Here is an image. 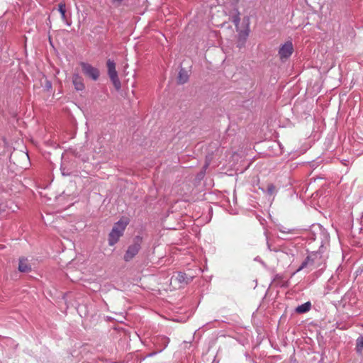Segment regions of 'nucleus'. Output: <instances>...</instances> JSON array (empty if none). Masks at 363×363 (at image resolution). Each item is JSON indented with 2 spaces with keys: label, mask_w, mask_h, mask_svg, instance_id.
<instances>
[{
  "label": "nucleus",
  "mask_w": 363,
  "mask_h": 363,
  "mask_svg": "<svg viewBox=\"0 0 363 363\" xmlns=\"http://www.w3.org/2000/svg\"><path fill=\"white\" fill-rule=\"evenodd\" d=\"M129 223V218L122 217L117 223H116L108 235V245L113 246L118 242L120 238L123 235V232L126 226Z\"/></svg>",
  "instance_id": "1"
},
{
  "label": "nucleus",
  "mask_w": 363,
  "mask_h": 363,
  "mask_svg": "<svg viewBox=\"0 0 363 363\" xmlns=\"http://www.w3.org/2000/svg\"><path fill=\"white\" fill-rule=\"evenodd\" d=\"M72 84L77 91H83L85 89L84 79L78 73L73 74Z\"/></svg>",
  "instance_id": "8"
},
{
  "label": "nucleus",
  "mask_w": 363,
  "mask_h": 363,
  "mask_svg": "<svg viewBox=\"0 0 363 363\" xmlns=\"http://www.w3.org/2000/svg\"><path fill=\"white\" fill-rule=\"evenodd\" d=\"M108 75L113 83L115 89L119 90L121 87V83L118 76V72L116 69V63L108 59L106 62Z\"/></svg>",
  "instance_id": "3"
},
{
  "label": "nucleus",
  "mask_w": 363,
  "mask_h": 363,
  "mask_svg": "<svg viewBox=\"0 0 363 363\" xmlns=\"http://www.w3.org/2000/svg\"><path fill=\"white\" fill-rule=\"evenodd\" d=\"M143 238L140 236H136L133 239V242L131 244L124 255V260L125 262L130 261L140 251Z\"/></svg>",
  "instance_id": "2"
},
{
  "label": "nucleus",
  "mask_w": 363,
  "mask_h": 363,
  "mask_svg": "<svg viewBox=\"0 0 363 363\" xmlns=\"http://www.w3.org/2000/svg\"><path fill=\"white\" fill-rule=\"evenodd\" d=\"M57 11L61 14V18L63 21H67V8L65 2H60L58 4Z\"/></svg>",
  "instance_id": "10"
},
{
  "label": "nucleus",
  "mask_w": 363,
  "mask_h": 363,
  "mask_svg": "<svg viewBox=\"0 0 363 363\" xmlns=\"http://www.w3.org/2000/svg\"><path fill=\"white\" fill-rule=\"evenodd\" d=\"M294 52V46L291 41H287L281 46L279 50V55L281 61L287 60Z\"/></svg>",
  "instance_id": "6"
},
{
  "label": "nucleus",
  "mask_w": 363,
  "mask_h": 363,
  "mask_svg": "<svg viewBox=\"0 0 363 363\" xmlns=\"http://www.w3.org/2000/svg\"><path fill=\"white\" fill-rule=\"evenodd\" d=\"M249 33H250V29L248 27L245 30H241L239 33V39L242 40V43H244L245 41L246 40L247 38L249 35Z\"/></svg>",
  "instance_id": "14"
},
{
  "label": "nucleus",
  "mask_w": 363,
  "mask_h": 363,
  "mask_svg": "<svg viewBox=\"0 0 363 363\" xmlns=\"http://www.w3.org/2000/svg\"><path fill=\"white\" fill-rule=\"evenodd\" d=\"M123 1V0H111V2L116 6H119Z\"/></svg>",
  "instance_id": "16"
},
{
  "label": "nucleus",
  "mask_w": 363,
  "mask_h": 363,
  "mask_svg": "<svg viewBox=\"0 0 363 363\" xmlns=\"http://www.w3.org/2000/svg\"><path fill=\"white\" fill-rule=\"evenodd\" d=\"M80 66L83 74L86 77L91 78L94 81H96L99 79L100 72L97 68L93 67L91 64L84 62H80Z\"/></svg>",
  "instance_id": "5"
},
{
  "label": "nucleus",
  "mask_w": 363,
  "mask_h": 363,
  "mask_svg": "<svg viewBox=\"0 0 363 363\" xmlns=\"http://www.w3.org/2000/svg\"><path fill=\"white\" fill-rule=\"evenodd\" d=\"M356 350L358 354H362L363 351V337H359L356 340Z\"/></svg>",
  "instance_id": "13"
},
{
  "label": "nucleus",
  "mask_w": 363,
  "mask_h": 363,
  "mask_svg": "<svg viewBox=\"0 0 363 363\" xmlns=\"http://www.w3.org/2000/svg\"><path fill=\"white\" fill-rule=\"evenodd\" d=\"M311 303L306 302L303 304L298 306L296 308V312L298 313H303L308 312L311 309Z\"/></svg>",
  "instance_id": "11"
},
{
  "label": "nucleus",
  "mask_w": 363,
  "mask_h": 363,
  "mask_svg": "<svg viewBox=\"0 0 363 363\" xmlns=\"http://www.w3.org/2000/svg\"><path fill=\"white\" fill-rule=\"evenodd\" d=\"M188 78H189V76H188L187 72L184 69H182L179 73V77H178L179 83H180V84L186 83L188 80Z\"/></svg>",
  "instance_id": "12"
},
{
  "label": "nucleus",
  "mask_w": 363,
  "mask_h": 363,
  "mask_svg": "<svg viewBox=\"0 0 363 363\" xmlns=\"http://www.w3.org/2000/svg\"><path fill=\"white\" fill-rule=\"evenodd\" d=\"M239 21H240V18L238 16L235 17V18L233 20V23L235 25V26H238Z\"/></svg>",
  "instance_id": "17"
},
{
  "label": "nucleus",
  "mask_w": 363,
  "mask_h": 363,
  "mask_svg": "<svg viewBox=\"0 0 363 363\" xmlns=\"http://www.w3.org/2000/svg\"><path fill=\"white\" fill-rule=\"evenodd\" d=\"M267 191L269 194H273L275 191V187L273 184H269L267 186Z\"/></svg>",
  "instance_id": "15"
},
{
  "label": "nucleus",
  "mask_w": 363,
  "mask_h": 363,
  "mask_svg": "<svg viewBox=\"0 0 363 363\" xmlns=\"http://www.w3.org/2000/svg\"><path fill=\"white\" fill-rule=\"evenodd\" d=\"M18 270L21 272H28L31 270V267L26 258H21L19 259Z\"/></svg>",
  "instance_id": "9"
},
{
  "label": "nucleus",
  "mask_w": 363,
  "mask_h": 363,
  "mask_svg": "<svg viewBox=\"0 0 363 363\" xmlns=\"http://www.w3.org/2000/svg\"><path fill=\"white\" fill-rule=\"evenodd\" d=\"M191 280V277H189L186 274L177 272L173 275L170 280V284L174 289H181L184 287Z\"/></svg>",
  "instance_id": "4"
},
{
  "label": "nucleus",
  "mask_w": 363,
  "mask_h": 363,
  "mask_svg": "<svg viewBox=\"0 0 363 363\" xmlns=\"http://www.w3.org/2000/svg\"><path fill=\"white\" fill-rule=\"evenodd\" d=\"M321 258L320 253L317 252H311L306 259L302 262L301 265L298 268V271L307 267L308 266H312L317 262L318 259Z\"/></svg>",
  "instance_id": "7"
}]
</instances>
